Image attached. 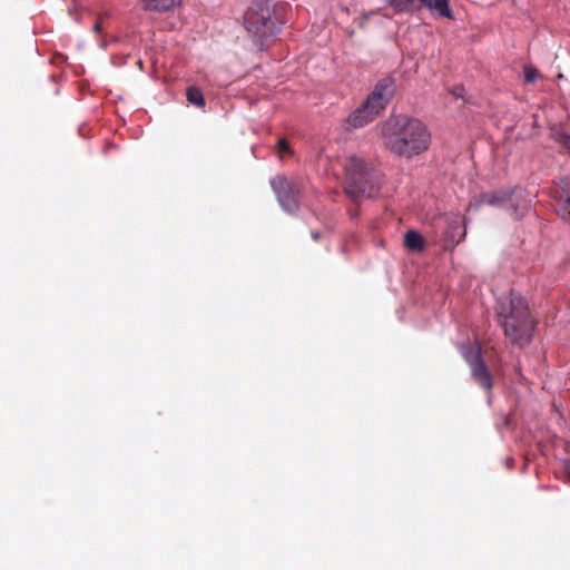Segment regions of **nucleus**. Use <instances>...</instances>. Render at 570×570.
Masks as SVG:
<instances>
[{
    "instance_id": "obj_19",
    "label": "nucleus",
    "mask_w": 570,
    "mask_h": 570,
    "mask_svg": "<svg viewBox=\"0 0 570 570\" xmlns=\"http://www.w3.org/2000/svg\"><path fill=\"white\" fill-rule=\"evenodd\" d=\"M312 236H313V238H314L315 240H317V238H318V232H313V233H312Z\"/></svg>"
},
{
    "instance_id": "obj_8",
    "label": "nucleus",
    "mask_w": 570,
    "mask_h": 570,
    "mask_svg": "<svg viewBox=\"0 0 570 570\" xmlns=\"http://www.w3.org/2000/svg\"><path fill=\"white\" fill-rule=\"evenodd\" d=\"M430 12L435 17L453 19V11L450 9L449 0H421Z\"/></svg>"
},
{
    "instance_id": "obj_13",
    "label": "nucleus",
    "mask_w": 570,
    "mask_h": 570,
    "mask_svg": "<svg viewBox=\"0 0 570 570\" xmlns=\"http://www.w3.org/2000/svg\"><path fill=\"white\" fill-rule=\"evenodd\" d=\"M186 96H187V100L191 105H194L198 108L205 107L204 95L200 91V89H198L197 87H188L187 91H186Z\"/></svg>"
},
{
    "instance_id": "obj_11",
    "label": "nucleus",
    "mask_w": 570,
    "mask_h": 570,
    "mask_svg": "<svg viewBox=\"0 0 570 570\" xmlns=\"http://www.w3.org/2000/svg\"><path fill=\"white\" fill-rule=\"evenodd\" d=\"M508 200V193L493 191L483 194L480 199V205L501 206Z\"/></svg>"
},
{
    "instance_id": "obj_6",
    "label": "nucleus",
    "mask_w": 570,
    "mask_h": 570,
    "mask_svg": "<svg viewBox=\"0 0 570 570\" xmlns=\"http://www.w3.org/2000/svg\"><path fill=\"white\" fill-rule=\"evenodd\" d=\"M394 94V83L390 79L380 81L368 95L364 106L376 117L386 106Z\"/></svg>"
},
{
    "instance_id": "obj_3",
    "label": "nucleus",
    "mask_w": 570,
    "mask_h": 570,
    "mask_svg": "<svg viewBox=\"0 0 570 570\" xmlns=\"http://www.w3.org/2000/svg\"><path fill=\"white\" fill-rule=\"evenodd\" d=\"M281 23L273 0L253 2L245 14L246 31L259 49L264 48L268 39L276 36Z\"/></svg>"
},
{
    "instance_id": "obj_15",
    "label": "nucleus",
    "mask_w": 570,
    "mask_h": 570,
    "mask_svg": "<svg viewBox=\"0 0 570 570\" xmlns=\"http://www.w3.org/2000/svg\"><path fill=\"white\" fill-rule=\"evenodd\" d=\"M564 202L561 208V215L563 218L570 220V189L564 194Z\"/></svg>"
},
{
    "instance_id": "obj_2",
    "label": "nucleus",
    "mask_w": 570,
    "mask_h": 570,
    "mask_svg": "<svg viewBox=\"0 0 570 570\" xmlns=\"http://www.w3.org/2000/svg\"><path fill=\"white\" fill-rule=\"evenodd\" d=\"M498 316L509 338L519 345L531 341L534 323L529 316L525 299L518 293L501 296L497 304Z\"/></svg>"
},
{
    "instance_id": "obj_9",
    "label": "nucleus",
    "mask_w": 570,
    "mask_h": 570,
    "mask_svg": "<svg viewBox=\"0 0 570 570\" xmlns=\"http://www.w3.org/2000/svg\"><path fill=\"white\" fill-rule=\"evenodd\" d=\"M374 118V115H371L370 110L363 105L350 116L348 124L354 128H360L367 125Z\"/></svg>"
},
{
    "instance_id": "obj_7",
    "label": "nucleus",
    "mask_w": 570,
    "mask_h": 570,
    "mask_svg": "<svg viewBox=\"0 0 570 570\" xmlns=\"http://www.w3.org/2000/svg\"><path fill=\"white\" fill-rule=\"evenodd\" d=\"M480 350L478 346H472L469 352L464 353V357L471 365L472 375L475 381L483 387L491 386L490 379L483 364L479 361Z\"/></svg>"
},
{
    "instance_id": "obj_1",
    "label": "nucleus",
    "mask_w": 570,
    "mask_h": 570,
    "mask_svg": "<svg viewBox=\"0 0 570 570\" xmlns=\"http://www.w3.org/2000/svg\"><path fill=\"white\" fill-rule=\"evenodd\" d=\"M377 129L382 145L396 156L410 159L429 148L430 134L417 119L391 117Z\"/></svg>"
},
{
    "instance_id": "obj_5",
    "label": "nucleus",
    "mask_w": 570,
    "mask_h": 570,
    "mask_svg": "<svg viewBox=\"0 0 570 570\" xmlns=\"http://www.w3.org/2000/svg\"><path fill=\"white\" fill-rule=\"evenodd\" d=\"M344 181L347 193L354 195L361 190L368 174V164L362 157L352 155L343 164Z\"/></svg>"
},
{
    "instance_id": "obj_20",
    "label": "nucleus",
    "mask_w": 570,
    "mask_h": 570,
    "mask_svg": "<svg viewBox=\"0 0 570 570\" xmlns=\"http://www.w3.org/2000/svg\"><path fill=\"white\" fill-rule=\"evenodd\" d=\"M566 471H567V474H568V476L570 479V463L566 466Z\"/></svg>"
},
{
    "instance_id": "obj_17",
    "label": "nucleus",
    "mask_w": 570,
    "mask_h": 570,
    "mask_svg": "<svg viewBox=\"0 0 570 570\" xmlns=\"http://www.w3.org/2000/svg\"><path fill=\"white\" fill-rule=\"evenodd\" d=\"M524 76L528 82H533L538 77V71L534 68L527 67L524 69Z\"/></svg>"
},
{
    "instance_id": "obj_10",
    "label": "nucleus",
    "mask_w": 570,
    "mask_h": 570,
    "mask_svg": "<svg viewBox=\"0 0 570 570\" xmlns=\"http://www.w3.org/2000/svg\"><path fill=\"white\" fill-rule=\"evenodd\" d=\"M141 2L146 10L165 12L180 4L181 0H141Z\"/></svg>"
},
{
    "instance_id": "obj_21",
    "label": "nucleus",
    "mask_w": 570,
    "mask_h": 570,
    "mask_svg": "<svg viewBox=\"0 0 570 570\" xmlns=\"http://www.w3.org/2000/svg\"><path fill=\"white\" fill-rule=\"evenodd\" d=\"M94 29H95L96 31H99V30H100V23H96V24H95V27H94Z\"/></svg>"
},
{
    "instance_id": "obj_16",
    "label": "nucleus",
    "mask_w": 570,
    "mask_h": 570,
    "mask_svg": "<svg viewBox=\"0 0 570 570\" xmlns=\"http://www.w3.org/2000/svg\"><path fill=\"white\" fill-rule=\"evenodd\" d=\"M391 6L396 8L397 10H405L409 8L411 3L415 0H386Z\"/></svg>"
},
{
    "instance_id": "obj_4",
    "label": "nucleus",
    "mask_w": 570,
    "mask_h": 570,
    "mask_svg": "<svg viewBox=\"0 0 570 570\" xmlns=\"http://www.w3.org/2000/svg\"><path fill=\"white\" fill-rule=\"evenodd\" d=\"M269 184L281 207L287 213H295L298 209L301 198L298 184L283 175L273 177Z\"/></svg>"
},
{
    "instance_id": "obj_14",
    "label": "nucleus",
    "mask_w": 570,
    "mask_h": 570,
    "mask_svg": "<svg viewBox=\"0 0 570 570\" xmlns=\"http://www.w3.org/2000/svg\"><path fill=\"white\" fill-rule=\"evenodd\" d=\"M276 150L278 157L282 159L285 155L292 156L294 154L288 140L286 138H279L276 144Z\"/></svg>"
},
{
    "instance_id": "obj_12",
    "label": "nucleus",
    "mask_w": 570,
    "mask_h": 570,
    "mask_svg": "<svg viewBox=\"0 0 570 570\" xmlns=\"http://www.w3.org/2000/svg\"><path fill=\"white\" fill-rule=\"evenodd\" d=\"M404 244L411 250H421L423 248V238L415 230H409L404 236Z\"/></svg>"
},
{
    "instance_id": "obj_18",
    "label": "nucleus",
    "mask_w": 570,
    "mask_h": 570,
    "mask_svg": "<svg viewBox=\"0 0 570 570\" xmlns=\"http://www.w3.org/2000/svg\"><path fill=\"white\" fill-rule=\"evenodd\" d=\"M462 94H463V88L461 87H458L454 91H453V95L455 97H462Z\"/></svg>"
}]
</instances>
